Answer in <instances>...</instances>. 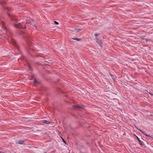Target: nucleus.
<instances>
[{"label":"nucleus","mask_w":153,"mask_h":153,"mask_svg":"<svg viewBox=\"0 0 153 153\" xmlns=\"http://www.w3.org/2000/svg\"><path fill=\"white\" fill-rule=\"evenodd\" d=\"M3 7L4 9L6 11L7 15L10 19L13 22H14V23L13 25L15 27L19 29L26 28V26L25 24H23V23H19L17 22L18 20L15 16L10 12L11 10V8L7 7L4 6Z\"/></svg>","instance_id":"f257e3e1"},{"label":"nucleus","mask_w":153,"mask_h":153,"mask_svg":"<svg viewBox=\"0 0 153 153\" xmlns=\"http://www.w3.org/2000/svg\"><path fill=\"white\" fill-rule=\"evenodd\" d=\"M73 108L77 110H79L80 108H84V106L83 105L80 106L79 105H73Z\"/></svg>","instance_id":"f03ea898"},{"label":"nucleus","mask_w":153,"mask_h":153,"mask_svg":"<svg viewBox=\"0 0 153 153\" xmlns=\"http://www.w3.org/2000/svg\"><path fill=\"white\" fill-rule=\"evenodd\" d=\"M24 38L25 40L27 42L28 44H29V42H30V43H31V39L30 38L27 36H25Z\"/></svg>","instance_id":"7ed1b4c3"},{"label":"nucleus","mask_w":153,"mask_h":153,"mask_svg":"<svg viewBox=\"0 0 153 153\" xmlns=\"http://www.w3.org/2000/svg\"><path fill=\"white\" fill-rule=\"evenodd\" d=\"M27 23L34 25H35V21L32 19H30V20L27 22Z\"/></svg>","instance_id":"20e7f679"},{"label":"nucleus","mask_w":153,"mask_h":153,"mask_svg":"<svg viewBox=\"0 0 153 153\" xmlns=\"http://www.w3.org/2000/svg\"><path fill=\"white\" fill-rule=\"evenodd\" d=\"M0 23H1V26H2V28H3L2 29L3 30H5V31L6 32H8V31L7 29V28L5 27H4V23L3 22H2L1 21H0Z\"/></svg>","instance_id":"39448f33"},{"label":"nucleus","mask_w":153,"mask_h":153,"mask_svg":"<svg viewBox=\"0 0 153 153\" xmlns=\"http://www.w3.org/2000/svg\"><path fill=\"white\" fill-rule=\"evenodd\" d=\"M13 45L14 46H15L17 49V50L18 51H19V47L16 44L15 41H14L13 42Z\"/></svg>","instance_id":"423d86ee"},{"label":"nucleus","mask_w":153,"mask_h":153,"mask_svg":"<svg viewBox=\"0 0 153 153\" xmlns=\"http://www.w3.org/2000/svg\"><path fill=\"white\" fill-rule=\"evenodd\" d=\"M137 138L139 142V143L140 146H143V143L140 140V139L137 137H136Z\"/></svg>","instance_id":"0eeeda50"},{"label":"nucleus","mask_w":153,"mask_h":153,"mask_svg":"<svg viewBox=\"0 0 153 153\" xmlns=\"http://www.w3.org/2000/svg\"><path fill=\"white\" fill-rule=\"evenodd\" d=\"M96 42L99 44L100 46L101 47H102V45L101 44V41L97 38H96Z\"/></svg>","instance_id":"6e6552de"},{"label":"nucleus","mask_w":153,"mask_h":153,"mask_svg":"<svg viewBox=\"0 0 153 153\" xmlns=\"http://www.w3.org/2000/svg\"><path fill=\"white\" fill-rule=\"evenodd\" d=\"M42 122L43 123L46 124H48L50 123V122L49 121H47L46 120H43L42 121Z\"/></svg>","instance_id":"1a4fd4ad"},{"label":"nucleus","mask_w":153,"mask_h":153,"mask_svg":"<svg viewBox=\"0 0 153 153\" xmlns=\"http://www.w3.org/2000/svg\"><path fill=\"white\" fill-rule=\"evenodd\" d=\"M82 30L81 29L79 28H74V30H73V31H75L76 32H79V31L81 30Z\"/></svg>","instance_id":"9d476101"},{"label":"nucleus","mask_w":153,"mask_h":153,"mask_svg":"<svg viewBox=\"0 0 153 153\" xmlns=\"http://www.w3.org/2000/svg\"><path fill=\"white\" fill-rule=\"evenodd\" d=\"M24 143L25 141L24 140H19L18 142V143L20 144H24Z\"/></svg>","instance_id":"9b49d317"},{"label":"nucleus","mask_w":153,"mask_h":153,"mask_svg":"<svg viewBox=\"0 0 153 153\" xmlns=\"http://www.w3.org/2000/svg\"><path fill=\"white\" fill-rule=\"evenodd\" d=\"M73 39L76 40L77 41H79L81 40V39L80 38H72Z\"/></svg>","instance_id":"f8f14e48"},{"label":"nucleus","mask_w":153,"mask_h":153,"mask_svg":"<svg viewBox=\"0 0 153 153\" xmlns=\"http://www.w3.org/2000/svg\"><path fill=\"white\" fill-rule=\"evenodd\" d=\"M141 38L143 40H144L146 42H147L148 41H150V40H147V39H146V38H143L142 36L141 37Z\"/></svg>","instance_id":"ddd939ff"},{"label":"nucleus","mask_w":153,"mask_h":153,"mask_svg":"<svg viewBox=\"0 0 153 153\" xmlns=\"http://www.w3.org/2000/svg\"><path fill=\"white\" fill-rule=\"evenodd\" d=\"M21 59L22 60H25L26 62H27V60L25 59V57L23 56H22L21 57Z\"/></svg>","instance_id":"4468645a"},{"label":"nucleus","mask_w":153,"mask_h":153,"mask_svg":"<svg viewBox=\"0 0 153 153\" xmlns=\"http://www.w3.org/2000/svg\"><path fill=\"white\" fill-rule=\"evenodd\" d=\"M0 3L2 4H6V2L5 1H0Z\"/></svg>","instance_id":"2eb2a0df"},{"label":"nucleus","mask_w":153,"mask_h":153,"mask_svg":"<svg viewBox=\"0 0 153 153\" xmlns=\"http://www.w3.org/2000/svg\"><path fill=\"white\" fill-rule=\"evenodd\" d=\"M140 132H141L144 135H146V133H145L143 131H142V130H140V129H138Z\"/></svg>","instance_id":"dca6fc26"},{"label":"nucleus","mask_w":153,"mask_h":153,"mask_svg":"<svg viewBox=\"0 0 153 153\" xmlns=\"http://www.w3.org/2000/svg\"><path fill=\"white\" fill-rule=\"evenodd\" d=\"M145 136H146V137H149V138H152V137H151L150 135L147 134H146Z\"/></svg>","instance_id":"f3484780"},{"label":"nucleus","mask_w":153,"mask_h":153,"mask_svg":"<svg viewBox=\"0 0 153 153\" xmlns=\"http://www.w3.org/2000/svg\"><path fill=\"white\" fill-rule=\"evenodd\" d=\"M33 82L34 84H37L38 83V82L35 79H34Z\"/></svg>","instance_id":"a211bd4d"},{"label":"nucleus","mask_w":153,"mask_h":153,"mask_svg":"<svg viewBox=\"0 0 153 153\" xmlns=\"http://www.w3.org/2000/svg\"><path fill=\"white\" fill-rule=\"evenodd\" d=\"M99 34H98V33H96L94 34V36H95L96 37V38H97V36L99 35Z\"/></svg>","instance_id":"6ab92c4d"},{"label":"nucleus","mask_w":153,"mask_h":153,"mask_svg":"<svg viewBox=\"0 0 153 153\" xmlns=\"http://www.w3.org/2000/svg\"><path fill=\"white\" fill-rule=\"evenodd\" d=\"M54 23L56 25H58L59 24V23L58 22H56V21H54Z\"/></svg>","instance_id":"aec40b11"},{"label":"nucleus","mask_w":153,"mask_h":153,"mask_svg":"<svg viewBox=\"0 0 153 153\" xmlns=\"http://www.w3.org/2000/svg\"><path fill=\"white\" fill-rule=\"evenodd\" d=\"M0 36H1V37H5V36H4L3 35V34H1L0 35Z\"/></svg>","instance_id":"412c9836"},{"label":"nucleus","mask_w":153,"mask_h":153,"mask_svg":"<svg viewBox=\"0 0 153 153\" xmlns=\"http://www.w3.org/2000/svg\"><path fill=\"white\" fill-rule=\"evenodd\" d=\"M62 141H63V142H64L65 144H66V141H65V140H64L63 138H62Z\"/></svg>","instance_id":"4be33fe9"},{"label":"nucleus","mask_w":153,"mask_h":153,"mask_svg":"<svg viewBox=\"0 0 153 153\" xmlns=\"http://www.w3.org/2000/svg\"><path fill=\"white\" fill-rule=\"evenodd\" d=\"M27 65H28V67L30 69V67L28 63H27Z\"/></svg>","instance_id":"5701e85b"},{"label":"nucleus","mask_w":153,"mask_h":153,"mask_svg":"<svg viewBox=\"0 0 153 153\" xmlns=\"http://www.w3.org/2000/svg\"><path fill=\"white\" fill-rule=\"evenodd\" d=\"M0 153H4V152H0Z\"/></svg>","instance_id":"b1692460"},{"label":"nucleus","mask_w":153,"mask_h":153,"mask_svg":"<svg viewBox=\"0 0 153 153\" xmlns=\"http://www.w3.org/2000/svg\"><path fill=\"white\" fill-rule=\"evenodd\" d=\"M151 94V95H153V94Z\"/></svg>","instance_id":"393cba45"},{"label":"nucleus","mask_w":153,"mask_h":153,"mask_svg":"<svg viewBox=\"0 0 153 153\" xmlns=\"http://www.w3.org/2000/svg\"><path fill=\"white\" fill-rule=\"evenodd\" d=\"M19 51L20 52V53H21V52H20V50H19Z\"/></svg>","instance_id":"a878e982"},{"label":"nucleus","mask_w":153,"mask_h":153,"mask_svg":"<svg viewBox=\"0 0 153 153\" xmlns=\"http://www.w3.org/2000/svg\"><path fill=\"white\" fill-rule=\"evenodd\" d=\"M46 153L45 152V153Z\"/></svg>","instance_id":"bb28decb"}]
</instances>
